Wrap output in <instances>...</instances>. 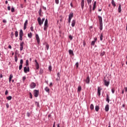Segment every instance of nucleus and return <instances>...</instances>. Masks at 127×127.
<instances>
[{
	"label": "nucleus",
	"instance_id": "nucleus-3",
	"mask_svg": "<svg viewBox=\"0 0 127 127\" xmlns=\"http://www.w3.org/2000/svg\"><path fill=\"white\" fill-rule=\"evenodd\" d=\"M37 20L40 26H41V25L43 24V21L41 20V18H40V17H39L37 19Z\"/></svg>",
	"mask_w": 127,
	"mask_h": 127
},
{
	"label": "nucleus",
	"instance_id": "nucleus-32",
	"mask_svg": "<svg viewBox=\"0 0 127 127\" xmlns=\"http://www.w3.org/2000/svg\"><path fill=\"white\" fill-rule=\"evenodd\" d=\"M46 48L47 50H48L49 49V45L48 44H46Z\"/></svg>",
	"mask_w": 127,
	"mask_h": 127
},
{
	"label": "nucleus",
	"instance_id": "nucleus-35",
	"mask_svg": "<svg viewBox=\"0 0 127 127\" xmlns=\"http://www.w3.org/2000/svg\"><path fill=\"white\" fill-rule=\"evenodd\" d=\"M90 108V109H91V110H94V105L91 104Z\"/></svg>",
	"mask_w": 127,
	"mask_h": 127
},
{
	"label": "nucleus",
	"instance_id": "nucleus-56",
	"mask_svg": "<svg viewBox=\"0 0 127 127\" xmlns=\"http://www.w3.org/2000/svg\"><path fill=\"white\" fill-rule=\"evenodd\" d=\"M96 4H97V1H95L93 3V6H96Z\"/></svg>",
	"mask_w": 127,
	"mask_h": 127
},
{
	"label": "nucleus",
	"instance_id": "nucleus-44",
	"mask_svg": "<svg viewBox=\"0 0 127 127\" xmlns=\"http://www.w3.org/2000/svg\"><path fill=\"white\" fill-rule=\"evenodd\" d=\"M43 73V69H40L39 71V73L40 74H42Z\"/></svg>",
	"mask_w": 127,
	"mask_h": 127
},
{
	"label": "nucleus",
	"instance_id": "nucleus-30",
	"mask_svg": "<svg viewBox=\"0 0 127 127\" xmlns=\"http://www.w3.org/2000/svg\"><path fill=\"white\" fill-rule=\"evenodd\" d=\"M81 90H82V87L81 86H78V89H77V91L78 92H80L81 91Z\"/></svg>",
	"mask_w": 127,
	"mask_h": 127
},
{
	"label": "nucleus",
	"instance_id": "nucleus-31",
	"mask_svg": "<svg viewBox=\"0 0 127 127\" xmlns=\"http://www.w3.org/2000/svg\"><path fill=\"white\" fill-rule=\"evenodd\" d=\"M15 37H17V36H18V32L17 31L15 32Z\"/></svg>",
	"mask_w": 127,
	"mask_h": 127
},
{
	"label": "nucleus",
	"instance_id": "nucleus-43",
	"mask_svg": "<svg viewBox=\"0 0 127 127\" xmlns=\"http://www.w3.org/2000/svg\"><path fill=\"white\" fill-rule=\"evenodd\" d=\"M20 64L21 65H22V64H23V60L22 59H21L20 61Z\"/></svg>",
	"mask_w": 127,
	"mask_h": 127
},
{
	"label": "nucleus",
	"instance_id": "nucleus-52",
	"mask_svg": "<svg viewBox=\"0 0 127 127\" xmlns=\"http://www.w3.org/2000/svg\"><path fill=\"white\" fill-rule=\"evenodd\" d=\"M7 94H8V91L7 90H6L5 92V96H6V95H7Z\"/></svg>",
	"mask_w": 127,
	"mask_h": 127
},
{
	"label": "nucleus",
	"instance_id": "nucleus-28",
	"mask_svg": "<svg viewBox=\"0 0 127 127\" xmlns=\"http://www.w3.org/2000/svg\"><path fill=\"white\" fill-rule=\"evenodd\" d=\"M103 38H104V35H103V33H101V35H100V40H101V41H103Z\"/></svg>",
	"mask_w": 127,
	"mask_h": 127
},
{
	"label": "nucleus",
	"instance_id": "nucleus-16",
	"mask_svg": "<svg viewBox=\"0 0 127 127\" xmlns=\"http://www.w3.org/2000/svg\"><path fill=\"white\" fill-rule=\"evenodd\" d=\"M74 16V14L72 12L69 13V16H68V19H72V18Z\"/></svg>",
	"mask_w": 127,
	"mask_h": 127
},
{
	"label": "nucleus",
	"instance_id": "nucleus-21",
	"mask_svg": "<svg viewBox=\"0 0 127 127\" xmlns=\"http://www.w3.org/2000/svg\"><path fill=\"white\" fill-rule=\"evenodd\" d=\"M13 77V75H12V74H10L9 77V83H10V82H11V79H12Z\"/></svg>",
	"mask_w": 127,
	"mask_h": 127
},
{
	"label": "nucleus",
	"instance_id": "nucleus-2",
	"mask_svg": "<svg viewBox=\"0 0 127 127\" xmlns=\"http://www.w3.org/2000/svg\"><path fill=\"white\" fill-rule=\"evenodd\" d=\"M34 97H35V98H37V97H38V96L39 95V91L37 90H34Z\"/></svg>",
	"mask_w": 127,
	"mask_h": 127
},
{
	"label": "nucleus",
	"instance_id": "nucleus-38",
	"mask_svg": "<svg viewBox=\"0 0 127 127\" xmlns=\"http://www.w3.org/2000/svg\"><path fill=\"white\" fill-rule=\"evenodd\" d=\"M75 66H76V68H79V63L78 62L76 63Z\"/></svg>",
	"mask_w": 127,
	"mask_h": 127
},
{
	"label": "nucleus",
	"instance_id": "nucleus-42",
	"mask_svg": "<svg viewBox=\"0 0 127 127\" xmlns=\"http://www.w3.org/2000/svg\"><path fill=\"white\" fill-rule=\"evenodd\" d=\"M87 1V3L88 4H90V3H91V2H92V0H86Z\"/></svg>",
	"mask_w": 127,
	"mask_h": 127
},
{
	"label": "nucleus",
	"instance_id": "nucleus-49",
	"mask_svg": "<svg viewBox=\"0 0 127 127\" xmlns=\"http://www.w3.org/2000/svg\"><path fill=\"white\" fill-rule=\"evenodd\" d=\"M48 27L47 26H44V30H46V29H47Z\"/></svg>",
	"mask_w": 127,
	"mask_h": 127
},
{
	"label": "nucleus",
	"instance_id": "nucleus-18",
	"mask_svg": "<svg viewBox=\"0 0 127 127\" xmlns=\"http://www.w3.org/2000/svg\"><path fill=\"white\" fill-rule=\"evenodd\" d=\"M100 23V30L102 31L103 30V22H99Z\"/></svg>",
	"mask_w": 127,
	"mask_h": 127
},
{
	"label": "nucleus",
	"instance_id": "nucleus-48",
	"mask_svg": "<svg viewBox=\"0 0 127 127\" xmlns=\"http://www.w3.org/2000/svg\"><path fill=\"white\" fill-rule=\"evenodd\" d=\"M29 95H30V98L32 99V94L31 92H29Z\"/></svg>",
	"mask_w": 127,
	"mask_h": 127
},
{
	"label": "nucleus",
	"instance_id": "nucleus-54",
	"mask_svg": "<svg viewBox=\"0 0 127 127\" xmlns=\"http://www.w3.org/2000/svg\"><path fill=\"white\" fill-rule=\"evenodd\" d=\"M55 1L57 4H58V3H59V0H55Z\"/></svg>",
	"mask_w": 127,
	"mask_h": 127
},
{
	"label": "nucleus",
	"instance_id": "nucleus-14",
	"mask_svg": "<svg viewBox=\"0 0 127 127\" xmlns=\"http://www.w3.org/2000/svg\"><path fill=\"white\" fill-rule=\"evenodd\" d=\"M75 24H76V20H73L71 21V26H72V27H74V26H75Z\"/></svg>",
	"mask_w": 127,
	"mask_h": 127
},
{
	"label": "nucleus",
	"instance_id": "nucleus-19",
	"mask_svg": "<svg viewBox=\"0 0 127 127\" xmlns=\"http://www.w3.org/2000/svg\"><path fill=\"white\" fill-rule=\"evenodd\" d=\"M44 26H48V20L47 19H46L45 20Z\"/></svg>",
	"mask_w": 127,
	"mask_h": 127
},
{
	"label": "nucleus",
	"instance_id": "nucleus-62",
	"mask_svg": "<svg viewBox=\"0 0 127 127\" xmlns=\"http://www.w3.org/2000/svg\"><path fill=\"white\" fill-rule=\"evenodd\" d=\"M44 20H45V18H43L42 19V21H43V22H44Z\"/></svg>",
	"mask_w": 127,
	"mask_h": 127
},
{
	"label": "nucleus",
	"instance_id": "nucleus-20",
	"mask_svg": "<svg viewBox=\"0 0 127 127\" xmlns=\"http://www.w3.org/2000/svg\"><path fill=\"white\" fill-rule=\"evenodd\" d=\"M68 53L69 55H74V52H73V51H72V50H69Z\"/></svg>",
	"mask_w": 127,
	"mask_h": 127
},
{
	"label": "nucleus",
	"instance_id": "nucleus-10",
	"mask_svg": "<svg viewBox=\"0 0 127 127\" xmlns=\"http://www.w3.org/2000/svg\"><path fill=\"white\" fill-rule=\"evenodd\" d=\"M101 91H102V88H101L100 87H98L97 89V93L98 94L99 97L101 96Z\"/></svg>",
	"mask_w": 127,
	"mask_h": 127
},
{
	"label": "nucleus",
	"instance_id": "nucleus-24",
	"mask_svg": "<svg viewBox=\"0 0 127 127\" xmlns=\"http://www.w3.org/2000/svg\"><path fill=\"white\" fill-rule=\"evenodd\" d=\"M45 91H46L47 93H49V91H50V89H49V88H48V87L47 86L45 88Z\"/></svg>",
	"mask_w": 127,
	"mask_h": 127
},
{
	"label": "nucleus",
	"instance_id": "nucleus-51",
	"mask_svg": "<svg viewBox=\"0 0 127 127\" xmlns=\"http://www.w3.org/2000/svg\"><path fill=\"white\" fill-rule=\"evenodd\" d=\"M30 29H31V31H34V30L33 29V26H31L30 27Z\"/></svg>",
	"mask_w": 127,
	"mask_h": 127
},
{
	"label": "nucleus",
	"instance_id": "nucleus-41",
	"mask_svg": "<svg viewBox=\"0 0 127 127\" xmlns=\"http://www.w3.org/2000/svg\"><path fill=\"white\" fill-rule=\"evenodd\" d=\"M36 67L37 70H38V69H39V64H36Z\"/></svg>",
	"mask_w": 127,
	"mask_h": 127
},
{
	"label": "nucleus",
	"instance_id": "nucleus-29",
	"mask_svg": "<svg viewBox=\"0 0 127 127\" xmlns=\"http://www.w3.org/2000/svg\"><path fill=\"white\" fill-rule=\"evenodd\" d=\"M99 106H96L95 107V111H96V112H99Z\"/></svg>",
	"mask_w": 127,
	"mask_h": 127
},
{
	"label": "nucleus",
	"instance_id": "nucleus-63",
	"mask_svg": "<svg viewBox=\"0 0 127 127\" xmlns=\"http://www.w3.org/2000/svg\"><path fill=\"white\" fill-rule=\"evenodd\" d=\"M7 9H8V10H10V6H8L7 7Z\"/></svg>",
	"mask_w": 127,
	"mask_h": 127
},
{
	"label": "nucleus",
	"instance_id": "nucleus-50",
	"mask_svg": "<svg viewBox=\"0 0 127 127\" xmlns=\"http://www.w3.org/2000/svg\"><path fill=\"white\" fill-rule=\"evenodd\" d=\"M69 39H70V40H72V39H73V36H72L71 35H69Z\"/></svg>",
	"mask_w": 127,
	"mask_h": 127
},
{
	"label": "nucleus",
	"instance_id": "nucleus-8",
	"mask_svg": "<svg viewBox=\"0 0 127 127\" xmlns=\"http://www.w3.org/2000/svg\"><path fill=\"white\" fill-rule=\"evenodd\" d=\"M36 39L37 40V43L39 44L40 43V38H39V36H38V34H36Z\"/></svg>",
	"mask_w": 127,
	"mask_h": 127
},
{
	"label": "nucleus",
	"instance_id": "nucleus-27",
	"mask_svg": "<svg viewBox=\"0 0 127 127\" xmlns=\"http://www.w3.org/2000/svg\"><path fill=\"white\" fill-rule=\"evenodd\" d=\"M6 99H7V100H8V101H10V100H11V99H12V97H11V96H9L6 97Z\"/></svg>",
	"mask_w": 127,
	"mask_h": 127
},
{
	"label": "nucleus",
	"instance_id": "nucleus-61",
	"mask_svg": "<svg viewBox=\"0 0 127 127\" xmlns=\"http://www.w3.org/2000/svg\"><path fill=\"white\" fill-rule=\"evenodd\" d=\"M93 10H95V9H96V6H94L93 5Z\"/></svg>",
	"mask_w": 127,
	"mask_h": 127
},
{
	"label": "nucleus",
	"instance_id": "nucleus-12",
	"mask_svg": "<svg viewBox=\"0 0 127 127\" xmlns=\"http://www.w3.org/2000/svg\"><path fill=\"white\" fill-rule=\"evenodd\" d=\"M109 110H110V105H109V104H107L105 106V111L106 112H109Z\"/></svg>",
	"mask_w": 127,
	"mask_h": 127
},
{
	"label": "nucleus",
	"instance_id": "nucleus-26",
	"mask_svg": "<svg viewBox=\"0 0 127 127\" xmlns=\"http://www.w3.org/2000/svg\"><path fill=\"white\" fill-rule=\"evenodd\" d=\"M28 37L29 38H31V37H32V33L30 32V33L28 34Z\"/></svg>",
	"mask_w": 127,
	"mask_h": 127
},
{
	"label": "nucleus",
	"instance_id": "nucleus-55",
	"mask_svg": "<svg viewBox=\"0 0 127 127\" xmlns=\"http://www.w3.org/2000/svg\"><path fill=\"white\" fill-rule=\"evenodd\" d=\"M26 79V77H25V76H23V77H22V80H23V81H25V79Z\"/></svg>",
	"mask_w": 127,
	"mask_h": 127
},
{
	"label": "nucleus",
	"instance_id": "nucleus-33",
	"mask_svg": "<svg viewBox=\"0 0 127 127\" xmlns=\"http://www.w3.org/2000/svg\"><path fill=\"white\" fill-rule=\"evenodd\" d=\"M48 69L50 71H52V66H51V65H50L49 66Z\"/></svg>",
	"mask_w": 127,
	"mask_h": 127
},
{
	"label": "nucleus",
	"instance_id": "nucleus-45",
	"mask_svg": "<svg viewBox=\"0 0 127 127\" xmlns=\"http://www.w3.org/2000/svg\"><path fill=\"white\" fill-rule=\"evenodd\" d=\"M22 69V64H20L19 66V70H21Z\"/></svg>",
	"mask_w": 127,
	"mask_h": 127
},
{
	"label": "nucleus",
	"instance_id": "nucleus-23",
	"mask_svg": "<svg viewBox=\"0 0 127 127\" xmlns=\"http://www.w3.org/2000/svg\"><path fill=\"white\" fill-rule=\"evenodd\" d=\"M99 22H103V18H102V16H98Z\"/></svg>",
	"mask_w": 127,
	"mask_h": 127
},
{
	"label": "nucleus",
	"instance_id": "nucleus-37",
	"mask_svg": "<svg viewBox=\"0 0 127 127\" xmlns=\"http://www.w3.org/2000/svg\"><path fill=\"white\" fill-rule=\"evenodd\" d=\"M35 104L36 106H37V107H39V102L35 101Z\"/></svg>",
	"mask_w": 127,
	"mask_h": 127
},
{
	"label": "nucleus",
	"instance_id": "nucleus-57",
	"mask_svg": "<svg viewBox=\"0 0 127 127\" xmlns=\"http://www.w3.org/2000/svg\"><path fill=\"white\" fill-rule=\"evenodd\" d=\"M27 117H28V118H29L30 117V114L29 113V112L27 113Z\"/></svg>",
	"mask_w": 127,
	"mask_h": 127
},
{
	"label": "nucleus",
	"instance_id": "nucleus-15",
	"mask_svg": "<svg viewBox=\"0 0 127 127\" xmlns=\"http://www.w3.org/2000/svg\"><path fill=\"white\" fill-rule=\"evenodd\" d=\"M106 102H107L108 103H110V96L108 94H106Z\"/></svg>",
	"mask_w": 127,
	"mask_h": 127
},
{
	"label": "nucleus",
	"instance_id": "nucleus-59",
	"mask_svg": "<svg viewBox=\"0 0 127 127\" xmlns=\"http://www.w3.org/2000/svg\"><path fill=\"white\" fill-rule=\"evenodd\" d=\"M35 62L36 63V65L39 64H38V62H37V60H35Z\"/></svg>",
	"mask_w": 127,
	"mask_h": 127
},
{
	"label": "nucleus",
	"instance_id": "nucleus-1",
	"mask_svg": "<svg viewBox=\"0 0 127 127\" xmlns=\"http://www.w3.org/2000/svg\"><path fill=\"white\" fill-rule=\"evenodd\" d=\"M23 36V31H22V29L20 30L19 31V40H20V41H22V37Z\"/></svg>",
	"mask_w": 127,
	"mask_h": 127
},
{
	"label": "nucleus",
	"instance_id": "nucleus-22",
	"mask_svg": "<svg viewBox=\"0 0 127 127\" xmlns=\"http://www.w3.org/2000/svg\"><path fill=\"white\" fill-rule=\"evenodd\" d=\"M81 6L82 9H83L84 8V0H81Z\"/></svg>",
	"mask_w": 127,
	"mask_h": 127
},
{
	"label": "nucleus",
	"instance_id": "nucleus-25",
	"mask_svg": "<svg viewBox=\"0 0 127 127\" xmlns=\"http://www.w3.org/2000/svg\"><path fill=\"white\" fill-rule=\"evenodd\" d=\"M111 3H112V5H113L114 7H116V3L115 2V0H112Z\"/></svg>",
	"mask_w": 127,
	"mask_h": 127
},
{
	"label": "nucleus",
	"instance_id": "nucleus-46",
	"mask_svg": "<svg viewBox=\"0 0 127 127\" xmlns=\"http://www.w3.org/2000/svg\"><path fill=\"white\" fill-rule=\"evenodd\" d=\"M11 12H14V7H11Z\"/></svg>",
	"mask_w": 127,
	"mask_h": 127
},
{
	"label": "nucleus",
	"instance_id": "nucleus-5",
	"mask_svg": "<svg viewBox=\"0 0 127 127\" xmlns=\"http://www.w3.org/2000/svg\"><path fill=\"white\" fill-rule=\"evenodd\" d=\"M24 45V42H22L20 43V50L22 51L23 50V46Z\"/></svg>",
	"mask_w": 127,
	"mask_h": 127
},
{
	"label": "nucleus",
	"instance_id": "nucleus-34",
	"mask_svg": "<svg viewBox=\"0 0 127 127\" xmlns=\"http://www.w3.org/2000/svg\"><path fill=\"white\" fill-rule=\"evenodd\" d=\"M116 91V89H115L114 88H112L111 89V92L112 93V94H115V91Z\"/></svg>",
	"mask_w": 127,
	"mask_h": 127
},
{
	"label": "nucleus",
	"instance_id": "nucleus-11",
	"mask_svg": "<svg viewBox=\"0 0 127 127\" xmlns=\"http://www.w3.org/2000/svg\"><path fill=\"white\" fill-rule=\"evenodd\" d=\"M57 77L56 81H60V72H58L57 74Z\"/></svg>",
	"mask_w": 127,
	"mask_h": 127
},
{
	"label": "nucleus",
	"instance_id": "nucleus-9",
	"mask_svg": "<svg viewBox=\"0 0 127 127\" xmlns=\"http://www.w3.org/2000/svg\"><path fill=\"white\" fill-rule=\"evenodd\" d=\"M24 73H27V72H29V67H24Z\"/></svg>",
	"mask_w": 127,
	"mask_h": 127
},
{
	"label": "nucleus",
	"instance_id": "nucleus-4",
	"mask_svg": "<svg viewBox=\"0 0 127 127\" xmlns=\"http://www.w3.org/2000/svg\"><path fill=\"white\" fill-rule=\"evenodd\" d=\"M36 87V84L34 82H32L30 85V89H34Z\"/></svg>",
	"mask_w": 127,
	"mask_h": 127
},
{
	"label": "nucleus",
	"instance_id": "nucleus-60",
	"mask_svg": "<svg viewBox=\"0 0 127 127\" xmlns=\"http://www.w3.org/2000/svg\"><path fill=\"white\" fill-rule=\"evenodd\" d=\"M68 22L69 24L71 23V19H68Z\"/></svg>",
	"mask_w": 127,
	"mask_h": 127
},
{
	"label": "nucleus",
	"instance_id": "nucleus-17",
	"mask_svg": "<svg viewBox=\"0 0 127 127\" xmlns=\"http://www.w3.org/2000/svg\"><path fill=\"white\" fill-rule=\"evenodd\" d=\"M118 12L121 13L122 12V4H119V6L118 7Z\"/></svg>",
	"mask_w": 127,
	"mask_h": 127
},
{
	"label": "nucleus",
	"instance_id": "nucleus-47",
	"mask_svg": "<svg viewBox=\"0 0 127 127\" xmlns=\"http://www.w3.org/2000/svg\"><path fill=\"white\" fill-rule=\"evenodd\" d=\"M105 53H106L105 52H102L100 54L101 56H104V55H105Z\"/></svg>",
	"mask_w": 127,
	"mask_h": 127
},
{
	"label": "nucleus",
	"instance_id": "nucleus-53",
	"mask_svg": "<svg viewBox=\"0 0 127 127\" xmlns=\"http://www.w3.org/2000/svg\"><path fill=\"white\" fill-rule=\"evenodd\" d=\"M9 107V105H8V103H6V108L7 109H8Z\"/></svg>",
	"mask_w": 127,
	"mask_h": 127
},
{
	"label": "nucleus",
	"instance_id": "nucleus-13",
	"mask_svg": "<svg viewBox=\"0 0 127 127\" xmlns=\"http://www.w3.org/2000/svg\"><path fill=\"white\" fill-rule=\"evenodd\" d=\"M85 82L86 84H89L90 83V77L88 76L85 80Z\"/></svg>",
	"mask_w": 127,
	"mask_h": 127
},
{
	"label": "nucleus",
	"instance_id": "nucleus-39",
	"mask_svg": "<svg viewBox=\"0 0 127 127\" xmlns=\"http://www.w3.org/2000/svg\"><path fill=\"white\" fill-rule=\"evenodd\" d=\"M14 60H15V62H17V56H15V57H14Z\"/></svg>",
	"mask_w": 127,
	"mask_h": 127
},
{
	"label": "nucleus",
	"instance_id": "nucleus-6",
	"mask_svg": "<svg viewBox=\"0 0 127 127\" xmlns=\"http://www.w3.org/2000/svg\"><path fill=\"white\" fill-rule=\"evenodd\" d=\"M104 84L106 86V87H109V85H110V81H107V80H106V78L104 77Z\"/></svg>",
	"mask_w": 127,
	"mask_h": 127
},
{
	"label": "nucleus",
	"instance_id": "nucleus-40",
	"mask_svg": "<svg viewBox=\"0 0 127 127\" xmlns=\"http://www.w3.org/2000/svg\"><path fill=\"white\" fill-rule=\"evenodd\" d=\"M28 65H29L28 60H26V66H28Z\"/></svg>",
	"mask_w": 127,
	"mask_h": 127
},
{
	"label": "nucleus",
	"instance_id": "nucleus-58",
	"mask_svg": "<svg viewBox=\"0 0 127 127\" xmlns=\"http://www.w3.org/2000/svg\"><path fill=\"white\" fill-rule=\"evenodd\" d=\"M2 22H3V23H6V20L3 19Z\"/></svg>",
	"mask_w": 127,
	"mask_h": 127
},
{
	"label": "nucleus",
	"instance_id": "nucleus-36",
	"mask_svg": "<svg viewBox=\"0 0 127 127\" xmlns=\"http://www.w3.org/2000/svg\"><path fill=\"white\" fill-rule=\"evenodd\" d=\"M96 42H95V41H92V42H91V45L92 46H94V45H95V43Z\"/></svg>",
	"mask_w": 127,
	"mask_h": 127
},
{
	"label": "nucleus",
	"instance_id": "nucleus-64",
	"mask_svg": "<svg viewBox=\"0 0 127 127\" xmlns=\"http://www.w3.org/2000/svg\"><path fill=\"white\" fill-rule=\"evenodd\" d=\"M125 91L127 93V87L125 88Z\"/></svg>",
	"mask_w": 127,
	"mask_h": 127
},
{
	"label": "nucleus",
	"instance_id": "nucleus-7",
	"mask_svg": "<svg viewBox=\"0 0 127 127\" xmlns=\"http://www.w3.org/2000/svg\"><path fill=\"white\" fill-rule=\"evenodd\" d=\"M27 24H28V20L26 19L24 23V30H25V29H26V25H27Z\"/></svg>",
	"mask_w": 127,
	"mask_h": 127
}]
</instances>
